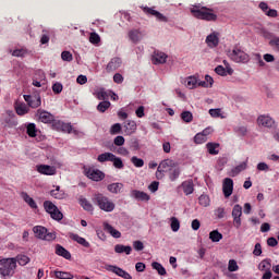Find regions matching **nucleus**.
I'll use <instances>...</instances> for the list:
<instances>
[{"mask_svg":"<svg viewBox=\"0 0 279 279\" xmlns=\"http://www.w3.org/2000/svg\"><path fill=\"white\" fill-rule=\"evenodd\" d=\"M191 14L194 19H198L199 21H207L208 23H215L218 19L215 13V9L203 7L202 4H195L190 9Z\"/></svg>","mask_w":279,"mask_h":279,"instance_id":"1","label":"nucleus"},{"mask_svg":"<svg viewBox=\"0 0 279 279\" xmlns=\"http://www.w3.org/2000/svg\"><path fill=\"white\" fill-rule=\"evenodd\" d=\"M92 202L95 204V206H98V208L105 213H112L117 206L112 201H110V198H108V196L104 195L102 193H95L92 197Z\"/></svg>","mask_w":279,"mask_h":279,"instance_id":"2","label":"nucleus"},{"mask_svg":"<svg viewBox=\"0 0 279 279\" xmlns=\"http://www.w3.org/2000/svg\"><path fill=\"white\" fill-rule=\"evenodd\" d=\"M16 269V259L14 258H3L0 259V275L5 277L14 276Z\"/></svg>","mask_w":279,"mask_h":279,"instance_id":"3","label":"nucleus"},{"mask_svg":"<svg viewBox=\"0 0 279 279\" xmlns=\"http://www.w3.org/2000/svg\"><path fill=\"white\" fill-rule=\"evenodd\" d=\"M228 56L233 62H241L242 64L250 62V56L238 46H235L232 51H229Z\"/></svg>","mask_w":279,"mask_h":279,"instance_id":"4","label":"nucleus"},{"mask_svg":"<svg viewBox=\"0 0 279 279\" xmlns=\"http://www.w3.org/2000/svg\"><path fill=\"white\" fill-rule=\"evenodd\" d=\"M52 128L58 132H66L68 134H71V132H73V134L75 135L78 134L77 130H73V125H71V123H65L64 121H61V120L53 121Z\"/></svg>","mask_w":279,"mask_h":279,"instance_id":"5","label":"nucleus"},{"mask_svg":"<svg viewBox=\"0 0 279 279\" xmlns=\"http://www.w3.org/2000/svg\"><path fill=\"white\" fill-rule=\"evenodd\" d=\"M85 175L89 179L93 180L94 182H101L104 178H106V173H104L99 169L95 168H89L88 170H85Z\"/></svg>","mask_w":279,"mask_h":279,"instance_id":"6","label":"nucleus"},{"mask_svg":"<svg viewBox=\"0 0 279 279\" xmlns=\"http://www.w3.org/2000/svg\"><path fill=\"white\" fill-rule=\"evenodd\" d=\"M24 100L29 108H39V106L43 104L40 94L24 95Z\"/></svg>","mask_w":279,"mask_h":279,"instance_id":"7","label":"nucleus"},{"mask_svg":"<svg viewBox=\"0 0 279 279\" xmlns=\"http://www.w3.org/2000/svg\"><path fill=\"white\" fill-rule=\"evenodd\" d=\"M243 215V207L241 205H234L232 209L233 225L239 230L241 228V217Z\"/></svg>","mask_w":279,"mask_h":279,"instance_id":"8","label":"nucleus"},{"mask_svg":"<svg viewBox=\"0 0 279 279\" xmlns=\"http://www.w3.org/2000/svg\"><path fill=\"white\" fill-rule=\"evenodd\" d=\"M143 11L145 12V14L155 16L157 19V21H159L160 23H169L168 16H165L162 13L154 10L153 8L145 7V8H143Z\"/></svg>","mask_w":279,"mask_h":279,"instance_id":"9","label":"nucleus"},{"mask_svg":"<svg viewBox=\"0 0 279 279\" xmlns=\"http://www.w3.org/2000/svg\"><path fill=\"white\" fill-rule=\"evenodd\" d=\"M234 191V181L230 178H226L222 183V192L225 197L228 199L232 192Z\"/></svg>","mask_w":279,"mask_h":279,"instance_id":"10","label":"nucleus"},{"mask_svg":"<svg viewBox=\"0 0 279 279\" xmlns=\"http://www.w3.org/2000/svg\"><path fill=\"white\" fill-rule=\"evenodd\" d=\"M107 271H111L112 274H116V276H119L120 278L132 279V276L128 271L120 268L119 266L109 265L107 266Z\"/></svg>","mask_w":279,"mask_h":279,"instance_id":"11","label":"nucleus"},{"mask_svg":"<svg viewBox=\"0 0 279 279\" xmlns=\"http://www.w3.org/2000/svg\"><path fill=\"white\" fill-rule=\"evenodd\" d=\"M167 53L159 50H155L151 57L153 64H165L167 62Z\"/></svg>","mask_w":279,"mask_h":279,"instance_id":"12","label":"nucleus"},{"mask_svg":"<svg viewBox=\"0 0 279 279\" xmlns=\"http://www.w3.org/2000/svg\"><path fill=\"white\" fill-rule=\"evenodd\" d=\"M37 171L41 173V175H56L57 173L56 167L49 165L37 166Z\"/></svg>","mask_w":279,"mask_h":279,"instance_id":"13","label":"nucleus"},{"mask_svg":"<svg viewBox=\"0 0 279 279\" xmlns=\"http://www.w3.org/2000/svg\"><path fill=\"white\" fill-rule=\"evenodd\" d=\"M123 61L119 57L112 58L109 63L107 64L106 71L107 73H112V71H117V69L121 68Z\"/></svg>","mask_w":279,"mask_h":279,"instance_id":"14","label":"nucleus"},{"mask_svg":"<svg viewBox=\"0 0 279 279\" xmlns=\"http://www.w3.org/2000/svg\"><path fill=\"white\" fill-rule=\"evenodd\" d=\"M37 116L39 117V121H41V123H53V121H56L53 114L46 110L39 109L37 111Z\"/></svg>","mask_w":279,"mask_h":279,"instance_id":"15","label":"nucleus"},{"mask_svg":"<svg viewBox=\"0 0 279 279\" xmlns=\"http://www.w3.org/2000/svg\"><path fill=\"white\" fill-rule=\"evenodd\" d=\"M178 189H182L184 195H193V191H195V184L193 183V180H186L183 181Z\"/></svg>","mask_w":279,"mask_h":279,"instance_id":"16","label":"nucleus"},{"mask_svg":"<svg viewBox=\"0 0 279 279\" xmlns=\"http://www.w3.org/2000/svg\"><path fill=\"white\" fill-rule=\"evenodd\" d=\"M131 197H133V199H136L137 202H149L150 199L149 194L138 190L131 191Z\"/></svg>","mask_w":279,"mask_h":279,"instance_id":"17","label":"nucleus"},{"mask_svg":"<svg viewBox=\"0 0 279 279\" xmlns=\"http://www.w3.org/2000/svg\"><path fill=\"white\" fill-rule=\"evenodd\" d=\"M257 123L263 128H274V125L276 124V121H274L269 116H259L257 118Z\"/></svg>","mask_w":279,"mask_h":279,"instance_id":"18","label":"nucleus"},{"mask_svg":"<svg viewBox=\"0 0 279 279\" xmlns=\"http://www.w3.org/2000/svg\"><path fill=\"white\" fill-rule=\"evenodd\" d=\"M68 236L78 243V245H83V247H90V243L86 241V239L80 236L77 233L69 232Z\"/></svg>","mask_w":279,"mask_h":279,"instance_id":"19","label":"nucleus"},{"mask_svg":"<svg viewBox=\"0 0 279 279\" xmlns=\"http://www.w3.org/2000/svg\"><path fill=\"white\" fill-rule=\"evenodd\" d=\"M206 44L208 45V47H210L211 49H214V47H218L219 46V36L218 33L214 32L211 34H209L206 37Z\"/></svg>","mask_w":279,"mask_h":279,"instance_id":"20","label":"nucleus"},{"mask_svg":"<svg viewBox=\"0 0 279 279\" xmlns=\"http://www.w3.org/2000/svg\"><path fill=\"white\" fill-rule=\"evenodd\" d=\"M178 162H174L173 159H165L162 160L158 168L165 171L166 173L170 171Z\"/></svg>","mask_w":279,"mask_h":279,"instance_id":"21","label":"nucleus"},{"mask_svg":"<svg viewBox=\"0 0 279 279\" xmlns=\"http://www.w3.org/2000/svg\"><path fill=\"white\" fill-rule=\"evenodd\" d=\"M104 230L106 232H108L109 234H111V236H113V239H121V232L119 230L114 229V227H112V225L105 222Z\"/></svg>","mask_w":279,"mask_h":279,"instance_id":"22","label":"nucleus"},{"mask_svg":"<svg viewBox=\"0 0 279 279\" xmlns=\"http://www.w3.org/2000/svg\"><path fill=\"white\" fill-rule=\"evenodd\" d=\"M56 254L58 256H62L65 260H71V252L66 251V248L60 244L56 245Z\"/></svg>","mask_w":279,"mask_h":279,"instance_id":"23","label":"nucleus"},{"mask_svg":"<svg viewBox=\"0 0 279 279\" xmlns=\"http://www.w3.org/2000/svg\"><path fill=\"white\" fill-rule=\"evenodd\" d=\"M78 204L87 213H93L95 210V207H93V204L89 201H87L84 196H80Z\"/></svg>","mask_w":279,"mask_h":279,"instance_id":"24","label":"nucleus"},{"mask_svg":"<svg viewBox=\"0 0 279 279\" xmlns=\"http://www.w3.org/2000/svg\"><path fill=\"white\" fill-rule=\"evenodd\" d=\"M116 254H126V256H130L132 254V246L130 245H123V244H117L114 246Z\"/></svg>","mask_w":279,"mask_h":279,"instance_id":"25","label":"nucleus"},{"mask_svg":"<svg viewBox=\"0 0 279 279\" xmlns=\"http://www.w3.org/2000/svg\"><path fill=\"white\" fill-rule=\"evenodd\" d=\"M24 130L26 131V134H28V136L31 138H36L37 134H38V129H36V124L35 123H28L24 125Z\"/></svg>","mask_w":279,"mask_h":279,"instance_id":"26","label":"nucleus"},{"mask_svg":"<svg viewBox=\"0 0 279 279\" xmlns=\"http://www.w3.org/2000/svg\"><path fill=\"white\" fill-rule=\"evenodd\" d=\"M215 73H217V75H221V77H226V75H232V73H234V70H232V68L228 66L223 68V65H217L215 68Z\"/></svg>","mask_w":279,"mask_h":279,"instance_id":"27","label":"nucleus"},{"mask_svg":"<svg viewBox=\"0 0 279 279\" xmlns=\"http://www.w3.org/2000/svg\"><path fill=\"white\" fill-rule=\"evenodd\" d=\"M168 172L170 182H175V180L180 178V173H182V170L178 167L177 163L171 170H168Z\"/></svg>","mask_w":279,"mask_h":279,"instance_id":"28","label":"nucleus"},{"mask_svg":"<svg viewBox=\"0 0 279 279\" xmlns=\"http://www.w3.org/2000/svg\"><path fill=\"white\" fill-rule=\"evenodd\" d=\"M124 132L125 134H128L129 136L131 134H134V132H136V122L133 120H129L124 123Z\"/></svg>","mask_w":279,"mask_h":279,"instance_id":"29","label":"nucleus"},{"mask_svg":"<svg viewBox=\"0 0 279 279\" xmlns=\"http://www.w3.org/2000/svg\"><path fill=\"white\" fill-rule=\"evenodd\" d=\"M113 158H114V154H112V153H102V154L98 155L97 160H98V162H101V163L112 162Z\"/></svg>","mask_w":279,"mask_h":279,"instance_id":"30","label":"nucleus"},{"mask_svg":"<svg viewBox=\"0 0 279 279\" xmlns=\"http://www.w3.org/2000/svg\"><path fill=\"white\" fill-rule=\"evenodd\" d=\"M206 148L211 156H217V154H219V144L217 143H207Z\"/></svg>","mask_w":279,"mask_h":279,"instance_id":"31","label":"nucleus"},{"mask_svg":"<svg viewBox=\"0 0 279 279\" xmlns=\"http://www.w3.org/2000/svg\"><path fill=\"white\" fill-rule=\"evenodd\" d=\"M263 37L268 41L269 47H271V43H275L279 37L276 36V34L269 32V31H263Z\"/></svg>","mask_w":279,"mask_h":279,"instance_id":"32","label":"nucleus"},{"mask_svg":"<svg viewBox=\"0 0 279 279\" xmlns=\"http://www.w3.org/2000/svg\"><path fill=\"white\" fill-rule=\"evenodd\" d=\"M33 232H34V234H36V236L38 239H45L47 228H45L43 226H36L33 228Z\"/></svg>","mask_w":279,"mask_h":279,"instance_id":"33","label":"nucleus"},{"mask_svg":"<svg viewBox=\"0 0 279 279\" xmlns=\"http://www.w3.org/2000/svg\"><path fill=\"white\" fill-rule=\"evenodd\" d=\"M22 197H23L24 202H26V204H28V206H29L31 208H33V209L38 208V205L36 204V201H34V198H32V197L29 196V194L23 192V193H22Z\"/></svg>","mask_w":279,"mask_h":279,"instance_id":"34","label":"nucleus"},{"mask_svg":"<svg viewBox=\"0 0 279 279\" xmlns=\"http://www.w3.org/2000/svg\"><path fill=\"white\" fill-rule=\"evenodd\" d=\"M129 38L134 44L140 43L141 41V31H138V29L130 31L129 32Z\"/></svg>","mask_w":279,"mask_h":279,"instance_id":"35","label":"nucleus"},{"mask_svg":"<svg viewBox=\"0 0 279 279\" xmlns=\"http://www.w3.org/2000/svg\"><path fill=\"white\" fill-rule=\"evenodd\" d=\"M121 189H123L122 183H111L107 186V191H109V193H113V194H118L121 193Z\"/></svg>","mask_w":279,"mask_h":279,"instance_id":"36","label":"nucleus"},{"mask_svg":"<svg viewBox=\"0 0 279 279\" xmlns=\"http://www.w3.org/2000/svg\"><path fill=\"white\" fill-rule=\"evenodd\" d=\"M197 78L195 76H189L185 81L186 88H190V90H193V88H197Z\"/></svg>","mask_w":279,"mask_h":279,"instance_id":"37","label":"nucleus"},{"mask_svg":"<svg viewBox=\"0 0 279 279\" xmlns=\"http://www.w3.org/2000/svg\"><path fill=\"white\" fill-rule=\"evenodd\" d=\"M15 112L20 117H23L24 114H27V112H29V108H27V105L25 104H20V105H16Z\"/></svg>","mask_w":279,"mask_h":279,"instance_id":"38","label":"nucleus"},{"mask_svg":"<svg viewBox=\"0 0 279 279\" xmlns=\"http://www.w3.org/2000/svg\"><path fill=\"white\" fill-rule=\"evenodd\" d=\"M53 274L57 279H73V275L71 272L54 270Z\"/></svg>","mask_w":279,"mask_h":279,"instance_id":"39","label":"nucleus"},{"mask_svg":"<svg viewBox=\"0 0 279 279\" xmlns=\"http://www.w3.org/2000/svg\"><path fill=\"white\" fill-rule=\"evenodd\" d=\"M44 208L48 215H51L54 210H57L58 206H56V204H53L51 201H45Z\"/></svg>","mask_w":279,"mask_h":279,"instance_id":"40","label":"nucleus"},{"mask_svg":"<svg viewBox=\"0 0 279 279\" xmlns=\"http://www.w3.org/2000/svg\"><path fill=\"white\" fill-rule=\"evenodd\" d=\"M209 239L210 241H213V243H219V241L223 239V234H221V232L217 230H214L209 233Z\"/></svg>","mask_w":279,"mask_h":279,"instance_id":"41","label":"nucleus"},{"mask_svg":"<svg viewBox=\"0 0 279 279\" xmlns=\"http://www.w3.org/2000/svg\"><path fill=\"white\" fill-rule=\"evenodd\" d=\"M50 195L54 197V199H64V192L60 190V186H57L56 190H51Z\"/></svg>","mask_w":279,"mask_h":279,"instance_id":"42","label":"nucleus"},{"mask_svg":"<svg viewBox=\"0 0 279 279\" xmlns=\"http://www.w3.org/2000/svg\"><path fill=\"white\" fill-rule=\"evenodd\" d=\"M151 267L153 269H156V271H158L159 276H167V269L162 267V264L158 262H153Z\"/></svg>","mask_w":279,"mask_h":279,"instance_id":"43","label":"nucleus"},{"mask_svg":"<svg viewBox=\"0 0 279 279\" xmlns=\"http://www.w3.org/2000/svg\"><path fill=\"white\" fill-rule=\"evenodd\" d=\"M258 268L260 269V271H271V259H264L259 263Z\"/></svg>","mask_w":279,"mask_h":279,"instance_id":"44","label":"nucleus"},{"mask_svg":"<svg viewBox=\"0 0 279 279\" xmlns=\"http://www.w3.org/2000/svg\"><path fill=\"white\" fill-rule=\"evenodd\" d=\"M247 169V161H243L232 169L233 175H239L241 171H245Z\"/></svg>","mask_w":279,"mask_h":279,"instance_id":"45","label":"nucleus"},{"mask_svg":"<svg viewBox=\"0 0 279 279\" xmlns=\"http://www.w3.org/2000/svg\"><path fill=\"white\" fill-rule=\"evenodd\" d=\"M198 204L201 206H204V208L210 206V197L206 194H202L199 197H198Z\"/></svg>","mask_w":279,"mask_h":279,"instance_id":"46","label":"nucleus"},{"mask_svg":"<svg viewBox=\"0 0 279 279\" xmlns=\"http://www.w3.org/2000/svg\"><path fill=\"white\" fill-rule=\"evenodd\" d=\"M50 217L54 221H62V219H64V215L62 211H60V209H58V207L50 214Z\"/></svg>","mask_w":279,"mask_h":279,"instance_id":"47","label":"nucleus"},{"mask_svg":"<svg viewBox=\"0 0 279 279\" xmlns=\"http://www.w3.org/2000/svg\"><path fill=\"white\" fill-rule=\"evenodd\" d=\"M233 132L238 136H247V128L246 126H233Z\"/></svg>","mask_w":279,"mask_h":279,"instance_id":"48","label":"nucleus"},{"mask_svg":"<svg viewBox=\"0 0 279 279\" xmlns=\"http://www.w3.org/2000/svg\"><path fill=\"white\" fill-rule=\"evenodd\" d=\"M113 163V167L116 169H124L125 165L123 163V159L121 157H117V155L113 156V159L111 161Z\"/></svg>","mask_w":279,"mask_h":279,"instance_id":"49","label":"nucleus"},{"mask_svg":"<svg viewBox=\"0 0 279 279\" xmlns=\"http://www.w3.org/2000/svg\"><path fill=\"white\" fill-rule=\"evenodd\" d=\"M131 162L132 165H134V167H136L137 169H141L143 167H145V160H143L142 158H138L136 156H133L131 158Z\"/></svg>","mask_w":279,"mask_h":279,"instance_id":"50","label":"nucleus"},{"mask_svg":"<svg viewBox=\"0 0 279 279\" xmlns=\"http://www.w3.org/2000/svg\"><path fill=\"white\" fill-rule=\"evenodd\" d=\"M122 130H123V126H121V123H114L110 128V134L113 136L117 134H121Z\"/></svg>","mask_w":279,"mask_h":279,"instance_id":"51","label":"nucleus"},{"mask_svg":"<svg viewBox=\"0 0 279 279\" xmlns=\"http://www.w3.org/2000/svg\"><path fill=\"white\" fill-rule=\"evenodd\" d=\"M181 119L184 123H191L193 121V113L191 111H183L181 113Z\"/></svg>","mask_w":279,"mask_h":279,"instance_id":"52","label":"nucleus"},{"mask_svg":"<svg viewBox=\"0 0 279 279\" xmlns=\"http://www.w3.org/2000/svg\"><path fill=\"white\" fill-rule=\"evenodd\" d=\"M108 108H110V101H108V100H104V101L99 102L97 106L98 112H106V110H108Z\"/></svg>","mask_w":279,"mask_h":279,"instance_id":"53","label":"nucleus"},{"mask_svg":"<svg viewBox=\"0 0 279 279\" xmlns=\"http://www.w3.org/2000/svg\"><path fill=\"white\" fill-rule=\"evenodd\" d=\"M206 141H208V137H205L202 133H197L194 136V143L196 145H202V144L206 143Z\"/></svg>","mask_w":279,"mask_h":279,"instance_id":"54","label":"nucleus"},{"mask_svg":"<svg viewBox=\"0 0 279 279\" xmlns=\"http://www.w3.org/2000/svg\"><path fill=\"white\" fill-rule=\"evenodd\" d=\"M170 221L172 232H178V230H180V220H178L175 217H172Z\"/></svg>","mask_w":279,"mask_h":279,"instance_id":"55","label":"nucleus"},{"mask_svg":"<svg viewBox=\"0 0 279 279\" xmlns=\"http://www.w3.org/2000/svg\"><path fill=\"white\" fill-rule=\"evenodd\" d=\"M4 123L7 128H16V125H19V122H16L15 119L11 117L4 118Z\"/></svg>","mask_w":279,"mask_h":279,"instance_id":"56","label":"nucleus"},{"mask_svg":"<svg viewBox=\"0 0 279 279\" xmlns=\"http://www.w3.org/2000/svg\"><path fill=\"white\" fill-rule=\"evenodd\" d=\"M89 43H92V45H99V43H101V37H99V34L97 33H92L89 35Z\"/></svg>","mask_w":279,"mask_h":279,"instance_id":"57","label":"nucleus"},{"mask_svg":"<svg viewBox=\"0 0 279 279\" xmlns=\"http://www.w3.org/2000/svg\"><path fill=\"white\" fill-rule=\"evenodd\" d=\"M16 260L21 267H25L29 263V258L26 255H17Z\"/></svg>","mask_w":279,"mask_h":279,"instance_id":"58","label":"nucleus"},{"mask_svg":"<svg viewBox=\"0 0 279 279\" xmlns=\"http://www.w3.org/2000/svg\"><path fill=\"white\" fill-rule=\"evenodd\" d=\"M61 60H63V62H72L73 54L71 53V51L65 50L61 53Z\"/></svg>","mask_w":279,"mask_h":279,"instance_id":"59","label":"nucleus"},{"mask_svg":"<svg viewBox=\"0 0 279 279\" xmlns=\"http://www.w3.org/2000/svg\"><path fill=\"white\" fill-rule=\"evenodd\" d=\"M113 144L117 147H123V145H125V137H123L122 135H118L117 137H114L113 140Z\"/></svg>","mask_w":279,"mask_h":279,"instance_id":"60","label":"nucleus"},{"mask_svg":"<svg viewBox=\"0 0 279 279\" xmlns=\"http://www.w3.org/2000/svg\"><path fill=\"white\" fill-rule=\"evenodd\" d=\"M133 247L136 252H143V250H145V244H143L141 240H136L133 242Z\"/></svg>","mask_w":279,"mask_h":279,"instance_id":"61","label":"nucleus"},{"mask_svg":"<svg viewBox=\"0 0 279 279\" xmlns=\"http://www.w3.org/2000/svg\"><path fill=\"white\" fill-rule=\"evenodd\" d=\"M228 270L229 271H239V264H236V260H234V259L229 260Z\"/></svg>","mask_w":279,"mask_h":279,"instance_id":"62","label":"nucleus"},{"mask_svg":"<svg viewBox=\"0 0 279 279\" xmlns=\"http://www.w3.org/2000/svg\"><path fill=\"white\" fill-rule=\"evenodd\" d=\"M62 83H54L52 85V92L54 93V95H60V93H62Z\"/></svg>","mask_w":279,"mask_h":279,"instance_id":"63","label":"nucleus"},{"mask_svg":"<svg viewBox=\"0 0 279 279\" xmlns=\"http://www.w3.org/2000/svg\"><path fill=\"white\" fill-rule=\"evenodd\" d=\"M209 114L213 119H219L221 117V109H209Z\"/></svg>","mask_w":279,"mask_h":279,"instance_id":"64","label":"nucleus"}]
</instances>
